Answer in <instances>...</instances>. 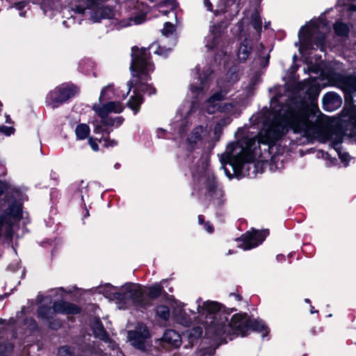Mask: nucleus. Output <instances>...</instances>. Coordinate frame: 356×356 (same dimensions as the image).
Instances as JSON below:
<instances>
[{"instance_id": "obj_1", "label": "nucleus", "mask_w": 356, "mask_h": 356, "mask_svg": "<svg viewBox=\"0 0 356 356\" xmlns=\"http://www.w3.org/2000/svg\"><path fill=\"white\" fill-rule=\"evenodd\" d=\"M270 109L273 118L260 139L256 138H245V147L230 145L229 150L238 152L240 148L250 154L260 143H267L270 147L279 140L291 129L295 133L302 134L309 138L330 137V127L327 120L317 115L320 112L317 104L313 101L296 97L289 99L286 104L282 103L279 98L274 97L270 100Z\"/></svg>"}, {"instance_id": "obj_2", "label": "nucleus", "mask_w": 356, "mask_h": 356, "mask_svg": "<svg viewBox=\"0 0 356 356\" xmlns=\"http://www.w3.org/2000/svg\"><path fill=\"white\" fill-rule=\"evenodd\" d=\"M201 298L197 300V310L200 315L205 316V335L209 338L227 343V337L232 340L238 335L245 337L250 330L258 332L265 331L263 337L268 333V327L262 321L251 320L247 314H236L229 321L225 311H222L220 304L207 300L201 305Z\"/></svg>"}, {"instance_id": "obj_3", "label": "nucleus", "mask_w": 356, "mask_h": 356, "mask_svg": "<svg viewBox=\"0 0 356 356\" xmlns=\"http://www.w3.org/2000/svg\"><path fill=\"white\" fill-rule=\"evenodd\" d=\"M130 70L132 79L127 83L129 90L127 95L130 92L133 87L136 89L134 90V95L131 96L127 105L136 114L144 100L140 92H147L149 95L156 93L155 88L145 83L150 79L149 72L154 70V64L150 60L149 49H139L138 47H132Z\"/></svg>"}, {"instance_id": "obj_4", "label": "nucleus", "mask_w": 356, "mask_h": 356, "mask_svg": "<svg viewBox=\"0 0 356 356\" xmlns=\"http://www.w3.org/2000/svg\"><path fill=\"white\" fill-rule=\"evenodd\" d=\"M22 197L19 190L7 187L0 181V211L3 212L0 215V238L13 236V220L19 219L22 216Z\"/></svg>"}, {"instance_id": "obj_5", "label": "nucleus", "mask_w": 356, "mask_h": 356, "mask_svg": "<svg viewBox=\"0 0 356 356\" xmlns=\"http://www.w3.org/2000/svg\"><path fill=\"white\" fill-rule=\"evenodd\" d=\"M167 293L160 284H156L148 288V295H145L140 286L129 284L120 292L114 293V298L127 306L133 305L137 308H147L151 305V300L159 298Z\"/></svg>"}, {"instance_id": "obj_6", "label": "nucleus", "mask_w": 356, "mask_h": 356, "mask_svg": "<svg viewBox=\"0 0 356 356\" xmlns=\"http://www.w3.org/2000/svg\"><path fill=\"white\" fill-rule=\"evenodd\" d=\"M234 150V149L229 150V148H227L220 156V161L225 174L230 179L232 177L230 172L225 168L227 164H229L236 176H250L249 170L252 164V156L251 154L244 152L242 148H240L238 152L235 153Z\"/></svg>"}, {"instance_id": "obj_7", "label": "nucleus", "mask_w": 356, "mask_h": 356, "mask_svg": "<svg viewBox=\"0 0 356 356\" xmlns=\"http://www.w3.org/2000/svg\"><path fill=\"white\" fill-rule=\"evenodd\" d=\"M79 5H76V13L83 14L86 9L94 10L91 18L94 22H99L102 19H111L114 14L112 9L100 4V0H76Z\"/></svg>"}, {"instance_id": "obj_8", "label": "nucleus", "mask_w": 356, "mask_h": 356, "mask_svg": "<svg viewBox=\"0 0 356 356\" xmlns=\"http://www.w3.org/2000/svg\"><path fill=\"white\" fill-rule=\"evenodd\" d=\"M81 312V309L75 304L65 302L63 300L56 301L52 307L42 305L37 309L38 318L44 321L51 320L55 313L63 314H77Z\"/></svg>"}, {"instance_id": "obj_9", "label": "nucleus", "mask_w": 356, "mask_h": 356, "mask_svg": "<svg viewBox=\"0 0 356 356\" xmlns=\"http://www.w3.org/2000/svg\"><path fill=\"white\" fill-rule=\"evenodd\" d=\"M78 91V88L74 85H62L50 91L47 97L46 102L53 108H57L74 97Z\"/></svg>"}, {"instance_id": "obj_10", "label": "nucleus", "mask_w": 356, "mask_h": 356, "mask_svg": "<svg viewBox=\"0 0 356 356\" xmlns=\"http://www.w3.org/2000/svg\"><path fill=\"white\" fill-rule=\"evenodd\" d=\"M201 181L206 188L205 195L211 197L210 201L217 207L221 206L223 204V193L218 188V182L213 173L207 171L201 177Z\"/></svg>"}, {"instance_id": "obj_11", "label": "nucleus", "mask_w": 356, "mask_h": 356, "mask_svg": "<svg viewBox=\"0 0 356 356\" xmlns=\"http://www.w3.org/2000/svg\"><path fill=\"white\" fill-rule=\"evenodd\" d=\"M268 234L267 229L262 231H253L252 232H246L241 238H237L239 242L238 247L248 250L257 247L261 244Z\"/></svg>"}, {"instance_id": "obj_12", "label": "nucleus", "mask_w": 356, "mask_h": 356, "mask_svg": "<svg viewBox=\"0 0 356 356\" xmlns=\"http://www.w3.org/2000/svg\"><path fill=\"white\" fill-rule=\"evenodd\" d=\"M149 337V331L145 325L138 323L134 330L128 332V339L135 348L145 350L148 346L147 339Z\"/></svg>"}, {"instance_id": "obj_13", "label": "nucleus", "mask_w": 356, "mask_h": 356, "mask_svg": "<svg viewBox=\"0 0 356 356\" xmlns=\"http://www.w3.org/2000/svg\"><path fill=\"white\" fill-rule=\"evenodd\" d=\"M334 80L335 85L344 92L346 99L348 95H350L352 92H356V74H337L334 75Z\"/></svg>"}, {"instance_id": "obj_14", "label": "nucleus", "mask_w": 356, "mask_h": 356, "mask_svg": "<svg viewBox=\"0 0 356 356\" xmlns=\"http://www.w3.org/2000/svg\"><path fill=\"white\" fill-rule=\"evenodd\" d=\"M341 97L334 92H327L323 97V108L327 111H333L341 106Z\"/></svg>"}, {"instance_id": "obj_15", "label": "nucleus", "mask_w": 356, "mask_h": 356, "mask_svg": "<svg viewBox=\"0 0 356 356\" xmlns=\"http://www.w3.org/2000/svg\"><path fill=\"white\" fill-rule=\"evenodd\" d=\"M163 346L168 348H177L181 345V338L180 334L174 330H166L162 337Z\"/></svg>"}, {"instance_id": "obj_16", "label": "nucleus", "mask_w": 356, "mask_h": 356, "mask_svg": "<svg viewBox=\"0 0 356 356\" xmlns=\"http://www.w3.org/2000/svg\"><path fill=\"white\" fill-rule=\"evenodd\" d=\"M270 51V50H268L266 52L264 45L262 43L259 44L257 46L254 61L264 67H266L269 63Z\"/></svg>"}, {"instance_id": "obj_17", "label": "nucleus", "mask_w": 356, "mask_h": 356, "mask_svg": "<svg viewBox=\"0 0 356 356\" xmlns=\"http://www.w3.org/2000/svg\"><path fill=\"white\" fill-rule=\"evenodd\" d=\"M91 329L96 338L107 341L108 335L99 318H95L91 323Z\"/></svg>"}, {"instance_id": "obj_18", "label": "nucleus", "mask_w": 356, "mask_h": 356, "mask_svg": "<svg viewBox=\"0 0 356 356\" xmlns=\"http://www.w3.org/2000/svg\"><path fill=\"white\" fill-rule=\"evenodd\" d=\"M251 50V41L245 38V40L241 42L238 50L237 56L238 60L241 62H245L249 57Z\"/></svg>"}, {"instance_id": "obj_19", "label": "nucleus", "mask_w": 356, "mask_h": 356, "mask_svg": "<svg viewBox=\"0 0 356 356\" xmlns=\"http://www.w3.org/2000/svg\"><path fill=\"white\" fill-rule=\"evenodd\" d=\"M206 81V76H204V79H202L201 76H199L197 79V81L191 85V90L192 93L194 94V96L195 97H197L200 95H201L203 92L204 88L205 87Z\"/></svg>"}, {"instance_id": "obj_20", "label": "nucleus", "mask_w": 356, "mask_h": 356, "mask_svg": "<svg viewBox=\"0 0 356 356\" xmlns=\"http://www.w3.org/2000/svg\"><path fill=\"white\" fill-rule=\"evenodd\" d=\"M229 88L227 86L220 88L217 92H214L207 100V103H215L216 102L222 101L225 99L227 94L229 92Z\"/></svg>"}, {"instance_id": "obj_21", "label": "nucleus", "mask_w": 356, "mask_h": 356, "mask_svg": "<svg viewBox=\"0 0 356 356\" xmlns=\"http://www.w3.org/2000/svg\"><path fill=\"white\" fill-rule=\"evenodd\" d=\"M75 133L78 139L83 140L88 136L90 128L86 124H80L76 127Z\"/></svg>"}, {"instance_id": "obj_22", "label": "nucleus", "mask_w": 356, "mask_h": 356, "mask_svg": "<svg viewBox=\"0 0 356 356\" xmlns=\"http://www.w3.org/2000/svg\"><path fill=\"white\" fill-rule=\"evenodd\" d=\"M251 25L257 32L260 33L261 31V17L257 10L254 11L251 15Z\"/></svg>"}, {"instance_id": "obj_23", "label": "nucleus", "mask_w": 356, "mask_h": 356, "mask_svg": "<svg viewBox=\"0 0 356 356\" xmlns=\"http://www.w3.org/2000/svg\"><path fill=\"white\" fill-rule=\"evenodd\" d=\"M203 131V127L200 126L195 127L191 135L188 138V142L190 144H196L198 141L202 139V133Z\"/></svg>"}, {"instance_id": "obj_24", "label": "nucleus", "mask_w": 356, "mask_h": 356, "mask_svg": "<svg viewBox=\"0 0 356 356\" xmlns=\"http://www.w3.org/2000/svg\"><path fill=\"white\" fill-rule=\"evenodd\" d=\"M92 109L101 118V119H104L107 117L110 113L108 107L106 106V104H103L102 106L99 105H94L92 106Z\"/></svg>"}, {"instance_id": "obj_25", "label": "nucleus", "mask_w": 356, "mask_h": 356, "mask_svg": "<svg viewBox=\"0 0 356 356\" xmlns=\"http://www.w3.org/2000/svg\"><path fill=\"white\" fill-rule=\"evenodd\" d=\"M334 31L337 35L345 36L348 33V26L342 22H336L334 25Z\"/></svg>"}, {"instance_id": "obj_26", "label": "nucleus", "mask_w": 356, "mask_h": 356, "mask_svg": "<svg viewBox=\"0 0 356 356\" xmlns=\"http://www.w3.org/2000/svg\"><path fill=\"white\" fill-rule=\"evenodd\" d=\"M202 328L200 326L193 327L188 333L189 342H193L194 340L200 338L202 335Z\"/></svg>"}, {"instance_id": "obj_27", "label": "nucleus", "mask_w": 356, "mask_h": 356, "mask_svg": "<svg viewBox=\"0 0 356 356\" xmlns=\"http://www.w3.org/2000/svg\"><path fill=\"white\" fill-rule=\"evenodd\" d=\"M106 106L110 113H120L124 109L122 104L119 102H109L106 103Z\"/></svg>"}, {"instance_id": "obj_28", "label": "nucleus", "mask_w": 356, "mask_h": 356, "mask_svg": "<svg viewBox=\"0 0 356 356\" xmlns=\"http://www.w3.org/2000/svg\"><path fill=\"white\" fill-rule=\"evenodd\" d=\"M156 314L163 320H168L170 316V310L167 306L159 305L156 307Z\"/></svg>"}, {"instance_id": "obj_29", "label": "nucleus", "mask_w": 356, "mask_h": 356, "mask_svg": "<svg viewBox=\"0 0 356 356\" xmlns=\"http://www.w3.org/2000/svg\"><path fill=\"white\" fill-rule=\"evenodd\" d=\"M74 348L69 346H63L58 350V356H74Z\"/></svg>"}, {"instance_id": "obj_30", "label": "nucleus", "mask_w": 356, "mask_h": 356, "mask_svg": "<svg viewBox=\"0 0 356 356\" xmlns=\"http://www.w3.org/2000/svg\"><path fill=\"white\" fill-rule=\"evenodd\" d=\"M155 46H156V49L154 50V53L156 54L162 56L163 57H166L168 55V54L170 53V51H171L170 48L167 49L164 47L157 46L156 44H152L150 47V48L153 49Z\"/></svg>"}, {"instance_id": "obj_31", "label": "nucleus", "mask_w": 356, "mask_h": 356, "mask_svg": "<svg viewBox=\"0 0 356 356\" xmlns=\"http://www.w3.org/2000/svg\"><path fill=\"white\" fill-rule=\"evenodd\" d=\"M325 40V35L321 33H317L316 36L314 38V44L316 46L317 48H319L321 51L323 49L324 43Z\"/></svg>"}, {"instance_id": "obj_32", "label": "nucleus", "mask_w": 356, "mask_h": 356, "mask_svg": "<svg viewBox=\"0 0 356 356\" xmlns=\"http://www.w3.org/2000/svg\"><path fill=\"white\" fill-rule=\"evenodd\" d=\"M47 322L48 323L49 327L54 330H57L62 325L60 321L58 318H54V316L51 320L47 321Z\"/></svg>"}, {"instance_id": "obj_33", "label": "nucleus", "mask_w": 356, "mask_h": 356, "mask_svg": "<svg viewBox=\"0 0 356 356\" xmlns=\"http://www.w3.org/2000/svg\"><path fill=\"white\" fill-rule=\"evenodd\" d=\"M175 31V27L174 25L170 22H165L164 24L163 29H162V33L163 35L165 36H168L169 35H171Z\"/></svg>"}, {"instance_id": "obj_34", "label": "nucleus", "mask_w": 356, "mask_h": 356, "mask_svg": "<svg viewBox=\"0 0 356 356\" xmlns=\"http://www.w3.org/2000/svg\"><path fill=\"white\" fill-rule=\"evenodd\" d=\"M113 88V85H108L106 86H105L101 91V94H100V96H99V102H102L108 99H110V97H108L107 96V92L108 90H111Z\"/></svg>"}, {"instance_id": "obj_35", "label": "nucleus", "mask_w": 356, "mask_h": 356, "mask_svg": "<svg viewBox=\"0 0 356 356\" xmlns=\"http://www.w3.org/2000/svg\"><path fill=\"white\" fill-rule=\"evenodd\" d=\"M209 106L207 109V113L209 114L214 113L216 111L219 110L220 111H223L224 109L221 108V106L218 104L215 103H208Z\"/></svg>"}, {"instance_id": "obj_36", "label": "nucleus", "mask_w": 356, "mask_h": 356, "mask_svg": "<svg viewBox=\"0 0 356 356\" xmlns=\"http://www.w3.org/2000/svg\"><path fill=\"white\" fill-rule=\"evenodd\" d=\"M167 4H169L170 6H172V1L171 0H167L166 1H165L163 3V4H161L160 6V9H159V13H161V14L164 15H167L168 14H169L170 13H172L175 15H176V14L175 13V12L172 10V8H170V10H163L162 9V8L167 5Z\"/></svg>"}, {"instance_id": "obj_37", "label": "nucleus", "mask_w": 356, "mask_h": 356, "mask_svg": "<svg viewBox=\"0 0 356 356\" xmlns=\"http://www.w3.org/2000/svg\"><path fill=\"white\" fill-rule=\"evenodd\" d=\"M15 129L12 127L1 126L0 127V133L4 134L6 136H10L14 133Z\"/></svg>"}, {"instance_id": "obj_38", "label": "nucleus", "mask_w": 356, "mask_h": 356, "mask_svg": "<svg viewBox=\"0 0 356 356\" xmlns=\"http://www.w3.org/2000/svg\"><path fill=\"white\" fill-rule=\"evenodd\" d=\"M100 123L102 125L111 127V126L114 125L115 120H114V118H108V116H107V117L104 118V119H101Z\"/></svg>"}, {"instance_id": "obj_39", "label": "nucleus", "mask_w": 356, "mask_h": 356, "mask_svg": "<svg viewBox=\"0 0 356 356\" xmlns=\"http://www.w3.org/2000/svg\"><path fill=\"white\" fill-rule=\"evenodd\" d=\"M103 140L104 142V146L106 147H114L118 145V142L115 140H111L108 137H106L103 138Z\"/></svg>"}, {"instance_id": "obj_40", "label": "nucleus", "mask_w": 356, "mask_h": 356, "mask_svg": "<svg viewBox=\"0 0 356 356\" xmlns=\"http://www.w3.org/2000/svg\"><path fill=\"white\" fill-rule=\"evenodd\" d=\"M218 40V37L213 35L212 36V42H211V44L207 43L206 44V47H207L209 49L211 50L217 46Z\"/></svg>"}, {"instance_id": "obj_41", "label": "nucleus", "mask_w": 356, "mask_h": 356, "mask_svg": "<svg viewBox=\"0 0 356 356\" xmlns=\"http://www.w3.org/2000/svg\"><path fill=\"white\" fill-rule=\"evenodd\" d=\"M94 132L95 134H99V133H102V132H105L107 134H109L110 133V131L107 129H103L102 125H96L95 129H94Z\"/></svg>"}, {"instance_id": "obj_42", "label": "nucleus", "mask_w": 356, "mask_h": 356, "mask_svg": "<svg viewBox=\"0 0 356 356\" xmlns=\"http://www.w3.org/2000/svg\"><path fill=\"white\" fill-rule=\"evenodd\" d=\"M27 322L29 323V327L32 330H36L38 329V324L35 320L31 318L27 319Z\"/></svg>"}, {"instance_id": "obj_43", "label": "nucleus", "mask_w": 356, "mask_h": 356, "mask_svg": "<svg viewBox=\"0 0 356 356\" xmlns=\"http://www.w3.org/2000/svg\"><path fill=\"white\" fill-rule=\"evenodd\" d=\"M88 143L90 145L91 148L97 152L99 149V145L98 144L92 139V138H89L88 139Z\"/></svg>"}, {"instance_id": "obj_44", "label": "nucleus", "mask_w": 356, "mask_h": 356, "mask_svg": "<svg viewBox=\"0 0 356 356\" xmlns=\"http://www.w3.org/2000/svg\"><path fill=\"white\" fill-rule=\"evenodd\" d=\"M27 6V3L25 1H19L17 3H16L15 4V7L17 9V10H22L23 8H25V6Z\"/></svg>"}, {"instance_id": "obj_45", "label": "nucleus", "mask_w": 356, "mask_h": 356, "mask_svg": "<svg viewBox=\"0 0 356 356\" xmlns=\"http://www.w3.org/2000/svg\"><path fill=\"white\" fill-rule=\"evenodd\" d=\"M132 20L136 24H141L144 21V16L135 17Z\"/></svg>"}, {"instance_id": "obj_46", "label": "nucleus", "mask_w": 356, "mask_h": 356, "mask_svg": "<svg viewBox=\"0 0 356 356\" xmlns=\"http://www.w3.org/2000/svg\"><path fill=\"white\" fill-rule=\"evenodd\" d=\"M204 5L208 10L212 11V3L209 0H204Z\"/></svg>"}, {"instance_id": "obj_47", "label": "nucleus", "mask_w": 356, "mask_h": 356, "mask_svg": "<svg viewBox=\"0 0 356 356\" xmlns=\"http://www.w3.org/2000/svg\"><path fill=\"white\" fill-rule=\"evenodd\" d=\"M114 120H115V123H116L118 126H120V124H122L124 121V118L121 116L116 117L114 118Z\"/></svg>"}, {"instance_id": "obj_48", "label": "nucleus", "mask_w": 356, "mask_h": 356, "mask_svg": "<svg viewBox=\"0 0 356 356\" xmlns=\"http://www.w3.org/2000/svg\"><path fill=\"white\" fill-rule=\"evenodd\" d=\"M342 143V138L341 136H339L337 137V138H336L333 142V145L334 146V147H336L337 146H338L339 145H340L341 143Z\"/></svg>"}, {"instance_id": "obj_49", "label": "nucleus", "mask_w": 356, "mask_h": 356, "mask_svg": "<svg viewBox=\"0 0 356 356\" xmlns=\"http://www.w3.org/2000/svg\"><path fill=\"white\" fill-rule=\"evenodd\" d=\"M205 229H207V231L209 233H212L213 232V228L211 225H209V222H207L205 224Z\"/></svg>"}, {"instance_id": "obj_50", "label": "nucleus", "mask_w": 356, "mask_h": 356, "mask_svg": "<svg viewBox=\"0 0 356 356\" xmlns=\"http://www.w3.org/2000/svg\"><path fill=\"white\" fill-rule=\"evenodd\" d=\"M220 125H221V123H220V122H218V123L217 124V125L216 126V127H215V130H214V131H215V134H217L218 132H220Z\"/></svg>"}, {"instance_id": "obj_51", "label": "nucleus", "mask_w": 356, "mask_h": 356, "mask_svg": "<svg viewBox=\"0 0 356 356\" xmlns=\"http://www.w3.org/2000/svg\"><path fill=\"white\" fill-rule=\"evenodd\" d=\"M198 222L200 224H202L204 222V216L202 215L198 216Z\"/></svg>"}, {"instance_id": "obj_52", "label": "nucleus", "mask_w": 356, "mask_h": 356, "mask_svg": "<svg viewBox=\"0 0 356 356\" xmlns=\"http://www.w3.org/2000/svg\"><path fill=\"white\" fill-rule=\"evenodd\" d=\"M349 10L351 11H356V5L351 4L349 7Z\"/></svg>"}, {"instance_id": "obj_53", "label": "nucleus", "mask_w": 356, "mask_h": 356, "mask_svg": "<svg viewBox=\"0 0 356 356\" xmlns=\"http://www.w3.org/2000/svg\"><path fill=\"white\" fill-rule=\"evenodd\" d=\"M233 295L236 297V298L238 300H241V298H241V296L239 294H234V293Z\"/></svg>"}, {"instance_id": "obj_54", "label": "nucleus", "mask_w": 356, "mask_h": 356, "mask_svg": "<svg viewBox=\"0 0 356 356\" xmlns=\"http://www.w3.org/2000/svg\"><path fill=\"white\" fill-rule=\"evenodd\" d=\"M284 255H282V254H280V255H277V259L280 261V260H281V259H284Z\"/></svg>"}, {"instance_id": "obj_55", "label": "nucleus", "mask_w": 356, "mask_h": 356, "mask_svg": "<svg viewBox=\"0 0 356 356\" xmlns=\"http://www.w3.org/2000/svg\"><path fill=\"white\" fill-rule=\"evenodd\" d=\"M10 117L9 115L6 116V122H10Z\"/></svg>"}, {"instance_id": "obj_56", "label": "nucleus", "mask_w": 356, "mask_h": 356, "mask_svg": "<svg viewBox=\"0 0 356 356\" xmlns=\"http://www.w3.org/2000/svg\"><path fill=\"white\" fill-rule=\"evenodd\" d=\"M207 76H209L210 74H211V71L209 70V68L207 69Z\"/></svg>"}, {"instance_id": "obj_57", "label": "nucleus", "mask_w": 356, "mask_h": 356, "mask_svg": "<svg viewBox=\"0 0 356 356\" xmlns=\"http://www.w3.org/2000/svg\"><path fill=\"white\" fill-rule=\"evenodd\" d=\"M0 356H6L4 353H0Z\"/></svg>"}, {"instance_id": "obj_58", "label": "nucleus", "mask_w": 356, "mask_h": 356, "mask_svg": "<svg viewBox=\"0 0 356 356\" xmlns=\"http://www.w3.org/2000/svg\"><path fill=\"white\" fill-rule=\"evenodd\" d=\"M3 298H4V296H1L0 295V301L2 300L3 299Z\"/></svg>"}, {"instance_id": "obj_59", "label": "nucleus", "mask_w": 356, "mask_h": 356, "mask_svg": "<svg viewBox=\"0 0 356 356\" xmlns=\"http://www.w3.org/2000/svg\"><path fill=\"white\" fill-rule=\"evenodd\" d=\"M315 312H317V311H315ZM311 313H314V307H312V309H311Z\"/></svg>"}, {"instance_id": "obj_60", "label": "nucleus", "mask_w": 356, "mask_h": 356, "mask_svg": "<svg viewBox=\"0 0 356 356\" xmlns=\"http://www.w3.org/2000/svg\"><path fill=\"white\" fill-rule=\"evenodd\" d=\"M88 215H89V213H88V211H87L86 213L85 217L88 216Z\"/></svg>"}, {"instance_id": "obj_61", "label": "nucleus", "mask_w": 356, "mask_h": 356, "mask_svg": "<svg viewBox=\"0 0 356 356\" xmlns=\"http://www.w3.org/2000/svg\"><path fill=\"white\" fill-rule=\"evenodd\" d=\"M305 302H310V300H309V299H305Z\"/></svg>"}, {"instance_id": "obj_62", "label": "nucleus", "mask_w": 356, "mask_h": 356, "mask_svg": "<svg viewBox=\"0 0 356 356\" xmlns=\"http://www.w3.org/2000/svg\"><path fill=\"white\" fill-rule=\"evenodd\" d=\"M24 13H21L19 15H20V16H24Z\"/></svg>"}, {"instance_id": "obj_63", "label": "nucleus", "mask_w": 356, "mask_h": 356, "mask_svg": "<svg viewBox=\"0 0 356 356\" xmlns=\"http://www.w3.org/2000/svg\"><path fill=\"white\" fill-rule=\"evenodd\" d=\"M302 356H307V354H305V355H303Z\"/></svg>"}, {"instance_id": "obj_64", "label": "nucleus", "mask_w": 356, "mask_h": 356, "mask_svg": "<svg viewBox=\"0 0 356 356\" xmlns=\"http://www.w3.org/2000/svg\"><path fill=\"white\" fill-rule=\"evenodd\" d=\"M1 105H2V104H1V102H0V106H1Z\"/></svg>"}]
</instances>
